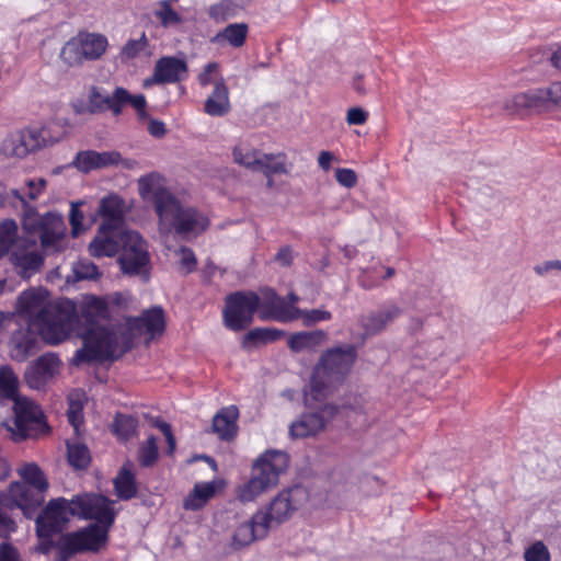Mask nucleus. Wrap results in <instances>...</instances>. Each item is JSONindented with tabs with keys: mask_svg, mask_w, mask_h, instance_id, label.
Masks as SVG:
<instances>
[{
	"mask_svg": "<svg viewBox=\"0 0 561 561\" xmlns=\"http://www.w3.org/2000/svg\"><path fill=\"white\" fill-rule=\"evenodd\" d=\"M67 457L71 467L78 470L87 469L91 462L89 448L81 443H67Z\"/></svg>",
	"mask_w": 561,
	"mask_h": 561,
	"instance_id": "a19ab883",
	"label": "nucleus"
},
{
	"mask_svg": "<svg viewBox=\"0 0 561 561\" xmlns=\"http://www.w3.org/2000/svg\"><path fill=\"white\" fill-rule=\"evenodd\" d=\"M148 131L151 136L161 138L165 135L167 129L163 122L158 119H151L148 125Z\"/></svg>",
	"mask_w": 561,
	"mask_h": 561,
	"instance_id": "338daca9",
	"label": "nucleus"
},
{
	"mask_svg": "<svg viewBox=\"0 0 561 561\" xmlns=\"http://www.w3.org/2000/svg\"><path fill=\"white\" fill-rule=\"evenodd\" d=\"M340 412L336 404H324L318 411L304 413L289 426V434L293 438H306L322 432Z\"/></svg>",
	"mask_w": 561,
	"mask_h": 561,
	"instance_id": "ddd939ff",
	"label": "nucleus"
},
{
	"mask_svg": "<svg viewBox=\"0 0 561 561\" xmlns=\"http://www.w3.org/2000/svg\"><path fill=\"white\" fill-rule=\"evenodd\" d=\"M10 261L16 273L24 279L39 272L44 264V256L35 250L16 249L11 253Z\"/></svg>",
	"mask_w": 561,
	"mask_h": 561,
	"instance_id": "393cba45",
	"label": "nucleus"
},
{
	"mask_svg": "<svg viewBox=\"0 0 561 561\" xmlns=\"http://www.w3.org/2000/svg\"><path fill=\"white\" fill-rule=\"evenodd\" d=\"M328 333L323 330L302 331L294 333L288 339V347L295 353L302 351H316L319 346L327 343Z\"/></svg>",
	"mask_w": 561,
	"mask_h": 561,
	"instance_id": "c756f323",
	"label": "nucleus"
},
{
	"mask_svg": "<svg viewBox=\"0 0 561 561\" xmlns=\"http://www.w3.org/2000/svg\"><path fill=\"white\" fill-rule=\"evenodd\" d=\"M165 320L161 307H153L142 312L138 318L130 321V328L139 333H147L152 339L164 331Z\"/></svg>",
	"mask_w": 561,
	"mask_h": 561,
	"instance_id": "a878e982",
	"label": "nucleus"
},
{
	"mask_svg": "<svg viewBox=\"0 0 561 561\" xmlns=\"http://www.w3.org/2000/svg\"><path fill=\"white\" fill-rule=\"evenodd\" d=\"M75 273L80 279H94L100 274L98 266L87 260L78 262L75 267Z\"/></svg>",
	"mask_w": 561,
	"mask_h": 561,
	"instance_id": "4d7b16f0",
	"label": "nucleus"
},
{
	"mask_svg": "<svg viewBox=\"0 0 561 561\" xmlns=\"http://www.w3.org/2000/svg\"><path fill=\"white\" fill-rule=\"evenodd\" d=\"M19 379L13 369L5 365L0 367V399L16 400Z\"/></svg>",
	"mask_w": 561,
	"mask_h": 561,
	"instance_id": "ea45409f",
	"label": "nucleus"
},
{
	"mask_svg": "<svg viewBox=\"0 0 561 561\" xmlns=\"http://www.w3.org/2000/svg\"><path fill=\"white\" fill-rule=\"evenodd\" d=\"M239 410L236 405L222 408L213 419V431L222 440H231L238 432Z\"/></svg>",
	"mask_w": 561,
	"mask_h": 561,
	"instance_id": "bb28decb",
	"label": "nucleus"
},
{
	"mask_svg": "<svg viewBox=\"0 0 561 561\" xmlns=\"http://www.w3.org/2000/svg\"><path fill=\"white\" fill-rule=\"evenodd\" d=\"M161 176L150 173L138 180L139 193L142 198L151 201L159 218V230H172L185 240L196 238L204 233L210 220L195 207L183 205L176 196L161 185Z\"/></svg>",
	"mask_w": 561,
	"mask_h": 561,
	"instance_id": "f03ea898",
	"label": "nucleus"
},
{
	"mask_svg": "<svg viewBox=\"0 0 561 561\" xmlns=\"http://www.w3.org/2000/svg\"><path fill=\"white\" fill-rule=\"evenodd\" d=\"M131 467L130 461L124 463L113 481L115 493L123 501H128L138 493L136 477L131 471Z\"/></svg>",
	"mask_w": 561,
	"mask_h": 561,
	"instance_id": "7c9ffc66",
	"label": "nucleus"
},
{
	"mask_svg": "<svg viewBox=\"0 0 561 561\" xmlns=\"http://www.w3.org/2000/svg\"><path fill=\"white\" fill-rule=\"evenodd\" d=\"M104 101V112L111 111L114 116L121 115L125 105H130L134 107L140 118L147 116V101L145 95H133L123 87L115 88L111 95H105Z\"/></svg>",
	"mask_w": 561,
	"mask_h": 561,
	"instance_id": "412c9836",
	"label": "nucleus"
},
{
	"mask_svg": "<svg viewBox=\"0 0 561 561\" xmlns=\"http://www.w3.org/2000/svg\"><path fill=\"white\" fill-rule=\"evenodd\" d=\"M82 409H83V407L80 401L73 400L72 398L69 399V408L67 411V417H68V422L72 425L76 433H78L79 427L83 423Z\"/></svg>",
	"mask_w": 561,
	"mask_h": 561,
	"instance_id": "5fc2aeb1",
	"label": "nucleus"
},
{
	"mask_svg": "<svg viewBox=\"0 0 561 561\" xmlns=\"http://www.w3.org/2000/svg\"><path fill=\"white\" fill-rule=\"evenodd\" d=\"M502 110L513 117H526L561 110V81L512 94L504 99Z\"/></svg>",
	"mask_w": 561,
	"mask_h": 561,
	"instance_id": "6e6552de",
	"label": "nucleus"
},
{
	"mask_svg": "<svg viewBox=\"0 0 561 561\" xmlns=\"http://www.w3.org/2000/svg\"><path fill=\"white\" fill-rule=\"evenodd\" d=\"M219 72V64L218 62H208L203 71L198 75V82L202 87H207L213 83L215 75Z\"/></svg>",
	"mask_w": 561,
	"mask_h": 561,
	"instance_id": "052dcab7",
	"label": "nucleus"
},
{
	"mask_svg": "<svg viewBox=\"0 0 561 561\" xmlns=\"http://www.w3.org/2000/svg\"><path fill=\"white\" fill-rule=\"evenodd\" d=\"M179 254H180V265L184 270V273L188 274V273H192L193 271H195L196 265H197V260H196L194 252L186 247H182L179 250Z\"/></svg>",
	"mask_w": 561,
	"mask_h": 561,
	"instance_id": "13d9d810",
	"label": "nucleus"
},
{
	"mask_svg": "<svg viewBox=\"0 0 561 561\" xmlns=\"http://www.w3.org/2000/svg\"><path fill=\"white\" fill-rule=\"evenodd\" d=\"M0 561H18V552L10 543L0 545Z\"/></svg>",
	"mask_w": 561,
	"mask_h": 561,
	"instance_id": "69168bd1",
	"label": "nucleus"
},
{
	"mask_svg": "<svg viewBox=\"0 0 561 561\" xmlns=\"http://www.w3.org/2000/svg\"><path fill=\"white\" fill-rule=\"evenodd\" d=\"M526 561H550V552L542 541H536L524 553Z\"/></svg>",
	"mask_w": 561,
	"mask_h": 561,
	"instance_id": "603ef678",
	"label": "nucleus"
},
{
	"mask_svg": "<svg viewBox=\"0 0 561 561\" xmlns=\"http://www.w3.org/2000/svg\"><path fill=\"white\" fill-rule=\"evenodd\" d=\"M148 45H149V41L145 33H142L140 38H138V39H128L125 43V45L122 47V49L117 56V59L122 64H128L129 61L139 57L140 54L146 50Z\"/></svg>",
	"mask_w": 561,
	"mask_h": 561,
	"instance_id": "37998d69",
	"label": "nucleus"
},
{
	"mask_svg": "<svg viewBox=\"0 0 561 561\" xmlns=\"http://www.w3.org/2000/svg\"><path fill=\"white\" fill-rule=\"evenodd\" d=\"M229 91L225 80L215 81L211 94L205 101L204 111L210 116H224L230 111Z\"/></svg>",
	"mask_w": 561,
	"mask_h": 561,
	"instance_id": "c85d7f7f",
	"label": "nucleus"
},
{
	"mask_svg": "<svg viewBox=\"0 0 561 561\" xmlns=\"http://www.w3.org/2000/svg\"><path fill=\"white\" fill-rule=\"evenodd\" d=\"M44 415L34 402L30 400H15L14 419L9 431L15 442L36 435L45 426Z\"/></svg>",
	"mask_w": 561,
	"mask_h": 561,
	"instance_id": "f8f14e48",
	"label": "nucleus"
},
{
	"mask_svg": "<svg viewBox=\"0 0 561 561\" xmlns=\"http://www.w3.org/2000/svg\"><path fill=\"white\" fill-rule=\"evenodd\" d=\"M118 252L121 255L117 262L124 274L139 275L149 264L147 243L138 232L99 227L89 244V253L100 259L112 257Z\"/></svg>",
	"mask_w": 561,
	"mask_h": 561,
	"instance_id": "7ed1b4c3",
	"label": "nucleus"
},
{
	"mask_svg": "<svg viewBox=\"0 0 561 561\" xmlns=\"http://www.w3.org/2000/svg\"><path fill=\"white\" fill-rule=\"evenodd\" d=\"M215 494L213 483L196 484L183 502V507L188 511L201 510L207 501Z\"/></svg>",
	"mask_w": 561,
	"mask_h": 561,
	"instance_id": "e433bc0d",
	"label": "nucleus"
},
{
	"mask_svg": "<svg viewBox=\"0 0 561 561\" xmlns=\"http://www.w3.org/2000/svg\"><path fill=\"white\" fill-rule=\"evenodd\" d=\"M98 213L102 218L100 227L124 229V201L117 195H110L102 198Z\"/></svg>",
	"mask_w": 561,
	"mask_h": 561,
	"instance_id": "b1692460",
	"label": "nucleus"
},
{
	"mask_svg": "<svg viewBox=\"0 0 561 561\" xmlns=\"http://www.w3.org/2000/svg\"><path fill=\"white\" fill-rule=\"evenodd\" d=\"M2 152L7 157L24 158L30 154L22 130L8 136L2 144Z\"/></svg>",
	"mask_w": 561,
	"mask_h": 561,
	"instance_id": "79ce46f5",
	"label": "nucleus"
},
{
	"mask_svg": "<svg viewBox=\"0 0 561 561\" xmlns=\"http://www.w3.org/2000/svg\"><path fill=\"white\" fill-rule=\"evenodd\" d=\"M12 508H20L26 518H32L44 502V493L21 482L10 484L8 492L2 493Z\"/></svg>",
	"mask_w": 561,
	"mask_h": 561,
	"instance_id": "2eb2a0df",
	"label": "nucleus"
},
{
	"mask_svg": "<svg viewBox=\"0 0 561 561\" xmlns=\"http://www.w3.org/2000/svg\"><path fill=\"white\" fill-rule=\"evenodd\" d=\"M39 350L38 335L28 325L14 332L11 339V356L18 362H24L28 356L34 355Z\"/></svg>",
	"mask_w": 561,
	"mask_h": 561,
	"instance_id": "5701e85b",
	"label": "nucleus"
},
{
	"mask_svg": "<svg viewBox=\"0 0 561 561\" xmlns=\"http://www.w3.org/2000/svg\"><path fill=\"white\" fill-rule=\"evenodd\" d=\"M534 270H535V272L538 275H543V274L548 273L551 270H559V271H561V261H559V260L547 261V262H545L541 265H536Z\"/></svg>",
	"mask_w": 561,
	"mask_h": 561,
	"instance_id": "774afa93",
	"label": "nucleus"
},
{
	"mask_svg": "<svg viewBox=\"0 0 561 561\" xmlns=\"http://www.w3.org/2000/svg\"><path fill=\"white\" fill-rule=\"evenodd\" d=\"M82 202L71 203V208L69 213V222L71 226V234L73 237L79 236L84 228L82 227V221L84 219L83 213L80 210V206Z\"/></svg>",
	"mask_w": 561,
	"mask_h": 561,
	"instance_id": "864d4df0",
	"label": "nucleus"
},
{
	"mask_svg": "<svg viewBox=\"0 0 561 561\" xmlns=\"http://www.w3.org/2000/svg\"><path fill=\"white\" fill-rule=\"evenodd\" d=\"M187 76V65L183 59L167 56L157 60L151 78L146 79L145 85L175 83Z\"/></svg>",
	"mask_w": 561,
	"mask_h": 561,
	"instance_id": "f3484780",
	"label": "nucleus"
},
{
	"mask_svg": "<svg viewBox=\"0 0 561 561\" xmlns=\"http://www.w3.org/2000/svg\"><path fill=\"white\" fill-rule=\"evenodd\" d=\"M305 495V491L298 486L279 492L270 503L268 508L263 511L268 516V528L272 522L286 520L298 508Z\"/></svg>",
	"mask_w": 561,
	"mask_h": 561,
	"instance_id": "dca6fc26",
	"label": "nucleus"
},
{
	"mask_svg": "<svg viewBox=\"0 0 561 561\" xmlns=\"http://www.w3.org/2000/svg\"><path fill=\"white\" fill-rule=\"evenodd\" d=\"M285 335V332L276 328H255L250 330L241 341V346L244 350L257 347L268 343L276 342Z\"/></svg>",
	"mask_w": 561,
	"mask_h": 561,
	"instance_id": "473e14b6",
	"label": "nucleus"
},
{
	"mask_svg": "<svg viewBox=\"0 0 561 561\" xmlns=\"http://www.w3.org/2000/svg\"><path fill=\"white\" fill-rule=\"evenodd\" d=\"M373 82H365L363 75H356L353 78V88L359 95H365L379 90V81L376 76L373 78Z\"/></svg>",
	"mask_w": 561,
	"mask_h": 561,
	"instance_id": "6e6d98bb",
	"label": "nucleus"
},
{
	"mask_svg": "<svg viewBox=\"0 0 561 561\" xmlns=\"http://www.w3.org/2000/svg\"><path fill=\"white\" fill-rule=\"evenodd\" d=\"M30 153L41 150L45 147L51 146L58 141L54 138L47 127H32L22 129Z\"/></svg>",
	"mask_w": 561,
	"mask_h": 561,
	"instance_id": "f704fd0d",
	"label": "nucleus"
},
{
	"mask_svg": "<svg viewBox=\"0 0 561 561\" xmlns=\"http://www.w3.org/2000/svg\"><path fill=\"white\" fill-rule=\"evenodd\" d=\"M13 511L7 497L0 493V537L8 538L15 531L16 525L10 513Z\"/></svg>",
	"mask_w": 561,
	"mask_h": 561,
	"instance_id": "49530a36",
	"label": "nucleus"
},
{
	"mask_svg": "<svg viewBox=\"0 0 561 561\" xmlns=\"http://www.w3.org/2000/svg\"><path fill=\"white\" fill-rule=\"evenodd\" d=\"M289 467L287 453L270 449L261 454L252 463L250 479L237 488V499L242 503L254 501L261 494L276 488L279 477Z\"/></svg>",
	"mask_w": 561,
	"mask_h": 561,
	"instance_id": "0eeeda50",
	"label": "nucleus"
},
{
	"mask_svg": "<svg viewBox=\"0 0 561 561\" xmlns=\"http://www.w3.org/2000/svg\"><path fill=\"white\" fill-rule=\"evenodd\" d=\"M122 156L118 151H104L98 152L94 150L79 151L72 165L82 173H89L95 169H103L111 165H116L121 162Z\"/></svg>",
	"mask_w": 561,
	"mask_h": 561,
	"instance_id": "4be33fe9",
	"label": "nucleus"
},
{
	"mask_svg": "<svg viewBox=\"0 0 561 561\" xmlns=\"http://www.w3.org/2000/svg\"><path fill=\"white\" fill-rule=\"evenodd\" d=\"M260 312V296L251 290L229 294L222 310L224 324L231 331L240 332L248 328Z\"/></svg>",
	"mask_w": 561,
	"mask_h": 561,
	"instance_id": "9d476101",
	"label": "nucleus"
},
{
	"mask_svg": "<svg viewBox=\"0 0 561 561\" xmlns=\"http://www.w3.org/2000/svg\"><path fill=\"white\" fill-rule=\"evenodd\" d=\"M357 356V347L353 344L324 351L312 370L306 404L311 405L310 400L325 399L342 385L355 365Z\"/></svg>",
	"mask_w": 561,
	"mask_h": 561,
	"instance_id": "39448f33",
	"label": "nucleus"
},
{
	"mask_svg": "<svg viewBox=\"0 0 561 561\" xmlns=\"http://www.w3.org/2000/svg\"><path fill=\"white\" fill-rule=\"evenodd\" d=\"M275 318L278 322H290L297 319H302V323L306 327H309L318 322L331 320L332 313L324 309L302 310L297 307H293L291 309L278 310Z\"/></svg>",
	"mask_w": 561,
	"mask_h": 561,
	"instance_id": "cd10ccee",
	"label": "nucleus"
},
{
	"mask_svg": "<svg viewBox=\"0 0 561 561\" xmlns=\"http://www.w3.org/2000/svg\"><path fill=\"white\" fill-rule=\"evenodd\" d=\"M19 474L23 479L24 483L33 489H36L45 493L49 486L48 481L36 463H27L19 469Z\"/></svg>",
	"mask_w": 561,
	"mask_h": 561,
	"instance_id": "4c0bfd02",
	"label": "nucleus"
},
{
	"mask_svg": "<svg viewBox=\"0 0 561 561\" xmlns=\"http://www.w3.org/2000/svg\"><path fill=\"white\" fill-rule=\"evenodd\" d=\"M335 180L344 187L352 188L357 184L356 172L347 168H339L335 171Z\"/></svg>",
	"mask_w": 561,
	"mask_h": 561,
	"instance_id": "bf43d9fd",
	"label": "nucleus"
},
{
	"mask_svg": "<svg viewBox=\"0 0 561 561\" xmlns=\"http://www.w3.org/2000/svg\"><path fill=\"white\" fill-rule=\"evenodd\" d=\"M98 503H103V495L79 494L71 500L57 497L50 500L47 506L36 518V533L42 539H49L60 533L70 517H90L91 510L98 508Z\"/></svg>",
	"mask_w": 561,
	"mask_h": 561,
	"instance_id": "423d86ee",
	"label": "nucleus"
},
{
	"mask_svg": "<svg viewBox=\"0 0 561 561\" xmlns=\"http://www.w3.org/2000/svg\"><path fill=\"white\" fill-rule=\"evenodd\" d=\"M79 322L84 325L81 333L83 347L76 352L72 359L75 365L114 360L129 350L128 345L119 347L117 334L108 325L107 306L98 297L85 300L80 318L71 300L53 302L33 328L45 343L58 345L71 336Z\"/></svg>",
	"mask_w": 561,
	"mask_h": 561,
	"instance_id": "f257e3e1",
	"label": "nucleus"
},
{
	"mask_svg": "<svg viewBox=\"0 0 561 561\" xmlns=\"http://www.w3.org/2000/svg\"><path fill=\"white\" fill-rule=\"evenodd\" d=\"M268 533V516L263 511H257L250 520L237 527L232 536V546L236 549L243 548L254 540L264 538Z\"/></svg>",
	"mask_w": 561,
	"mask_h": 561,
	"instance_id": "6ab92c4d",
	"label": "nucleus"
},
{
	"mask_svg": "<svg viewBox=\"0 0 561 561\" xmlns=\"http://www.w3.org/2000/svg\"><path fill=\"white\" fill-rule=\"evenodd\" d=\"M401 312L400 307L396 304H386L378 310L362 316L359 324L363 329V337L380 334L401 316Z\"/></svg>",
	"mask_w": 561,
	"mask_h": 561,
	"instance_id": "a211bd4d",
	"label": "nucleus"
},
{
	"mask_svg": "<svg viewBox=\"0 0 561 561\" xmlns=\"http://www.w3.org/2000/svg\"><path fill=\"white\" fill-rule=\"evenodd\" d=\"M47 184V181L43 178L38 180H28L26 185L28 187L27 197L31 201L37 199V197L43 193Z\"/></svg>",
	"mask_w": 561,
	"mask_h": 561,
	"instance_id": "e2e57ef3",
	"label": "nucleus"
},
{
	"mask_svg": "<svg viewBox=\"0 0 561 561\" xmlns=\"http://www.w3.org/2000/svg\"><path fill=\"white\" fill-rule=\"evenodd\" d=\"M23 229L39 238L41 245L45 251H60L66 237L67 227L59 214L47 213L39 216L35 208H28L23 216Z\"/></svg>",
	"mask_w": 561,
	"mask_h": 561,
	"instance_id": "1a4fd4ad",
	"label": "nucleus"
},
{
	"mask_svg": "<svg viewBox=\"0 0 561 561\" xmlns=\"http://www.w3.org/2000/svg\"><path fill=\"white\" fill-rule=\"evenodd\" d=\"M368 113L362 107H351L346 114L348 125H363L367 122Z\"/></svg>",
	"mask_w": 561,
	"mask_h": 561,
	"instance_id": "680f3d73",
	"label": "nucleus"
},
{
	"mask_svg": "<svg viewBox=\"0 0 561 561\" xmlns=\"http://www.w3.org/2000/svg\"><path fill=\"white\" fill-rule=\"evenodd\" d=\"M263 301L260 299L259 319L262 321L275 320L278 310L291 309L293 306H287L285 298L279 297L272 288L262 290Z\"/></svg>",
	"mask_w": 561,
	"mask_h": 561,
	"instance_id": "2f4dec72",
	"label": "nucleus"
},
{
	"mask_svg": "<svg viewBox=\"0 0 561 561\" xmlns=\"http://www.w3.org/2000/svg\"><path fill=\"white\" fill-rule=\"evenodd\" d=\"M107 38L102 34L85 33L79 34L66 43L60 51V57L69 66H76L83 60H98L106 51Z\"/></svg>",
	"mask_w": 561,
	"mask_h": 561,
	"instance_id": "9b49d317",
	"label": "nucleus"
},
{
	"mask_svg": "<svg viewBox=\"0 0 561 561\" xmlns=\"http://www.w3.org/2000/svg\"><path fill=\"white\" fill-rule=\"evenodd\" d=\"M158 445L154 436L142 443L138 450V460L142 467H151L158 459Z\"/></svg>",
	"mask_w": 561,
	"mask_h": 561,
	"instance_id": "09e8293b",
	"label": "nucleus"
},
{
	"mask_svg": "<svg viewBox=\"0 0 561 561\" xmlns=\"http://www.w3.org/2000/svg\"><path fill=\"white\" fill-rule=\"evenodd\" d=\"M61 368V360L55 353H45L32 362L25 373L26 385L34 390H43L54 380Z\"/></svg>",
	"mask_w": 561,
	"mask_h": 561,
	"instance_id": "4468645a",
	"label": "nucleus"
},
{
	"mask_svg": "<svg viewBox=\"0 0 561 561\" xmlns=\"http://www.w3.org/2000/svg\"><path fill=\"white\" fill-rule=\"evenodd\" d=\"M104 100L105 94L98 87H91L85 111L92 115L104 113Z\"/></svg>",
	"mask_w": 561,
	"mask_h": 561,
	"instance_id": "3c124183",
	"label": "nucleus"
},
{
	"mask_svg": "<svg viewBox=\"0 0 561 561\" xmlns=\"http://www.w3.org/2000/svg\"><path fill=\"white\" fill-rule=\"evenodd\" d=\"M138 421L136 417L117 414L114 420V433L123 440H128L136 434Z\"/></svg>",
	"mask_w": 561,
	"mask_h": 561,
	"instance_id": "a18cd8bd",
	"label": "nucleus"
},
{
	"mask_svg": "<svg viewBox=\"0 0 561 561\" xmlns=\"http://www.w3.org/2000/svg\"><path fill=\"white\" fill-rule=\"evenodd\" d=\"M160 7V10L156 12V16L162 26L170 27L183 23V18L172 9L170 0H162Z\"/></svg>",
	"mask_w": 561,
	"mask_h": 561,
	"instance_id": "8fccbe9b",
	"label": "nucleus"
},
{
	"mask_svg": "<svg viewBox=\"0 0 561 561\" xmlns=\"http://www.w3.org/2000/svg\"><path fill=\"white\" fill-rule=\"evenodd\" d=\"M249 27L245 23H233L227 25L222 31L216 34L214 42H227L232 47L243 46L248 36Z\"/></svg>",
	"mask_w": 561,
	"mask_h": 561,
	"instance_id": "c9c22d12",
	"label": "nucleus"
},
{
	"mask_svg": "<svg viewBox=\"0 0 561 561\" xmlns=\"http://www.w3.org/2000/svg\"><path fill=\"white\" fill-rule=\"evenodd\" d=\"M275 261L282 266L288 267L293 263V253L289 247H283L275 255Z\"/></svg>",
	"mask_w": 561,
	"mask_h": 561,
	"instance_id": "0e129e2a",
	"label": "nucleus"
},
{
	"mask_svg": "<svg viewBox=\"0 0 561 561\" xmlns=\"http://www.w3.org/2000/svg\"><path fill=\"white\" fill-rule=\"evenodd\" d=\"M284 152L261 154L256 171L270 178L275 174H288L291 164H287Z\"/></svg>",
	"mask_w": 561,
	"mask_h": 561,
	"instance_id": "72a5a7b5",
	"label": "nucleus"
},
{
	"mask_svg": "<svg viewBox=\"0 0 561 561\" xmlns=\"http://www.w3.org/2000/svg\"><path fill=\"white\" fill-rule=\"evenodd\" d=\"M237 13V4L231 0H221L208 9V15L216 22H224L233 18Z\"/></svg>",
	"mask_w": 561,
	"mask_h": 561,
	"instance_id": "de8ad7c7",
	"label": "nucleus"
},
{
	"mask_svg": "<svg viewBox=\"0 0 561 561\" xmlns=\"http://www.w3.org/2000/svg\"><path fill=\"white\" fill-rule=\"evenodd\" d=\"M91 515L93 516L82 519H94L96 523L60 537L57 545V561H68L78 553H98L106 548L108 533L116 516L113 502L103 496V503H98V508L93 507Z\"/></svg>",
	"mask_w": 561,
	"mask_h": 561,
	"instance_id": "20e7f679",
	"label": "nucleus"
},
{
	"mask_svg": "<svg viewBox=\"0 0 561 561\" xmlns=\"http://www.w3.org/2000/svg\"><path fill=\"white\" fill-rule=\"evenodd\" d=\"M261 153L244 145H236L232 149L233 162L251 171H256Z\"/></svg>",
	"mask_w": 561,
	"mask_h": 561,
	"instance_id": "58836bf2",
	"label": "nucleus"
},
{
	"mask_svg": "<svg viewBox=\"0 0 561 561\" xmlns=\"http://www.w3.org/2000/svg\"><path fill=\"white\" fill-rule=\"evenodd\" d=\"M18 239V225L13 219L0 222V259L12 248Z\"/></svg>",
	"mask_w": 561,
	"mask_h": 561,
	"instance_id": "c03bdc74",
	"label": "nucleus"
},
{
	"mask_svg": "<svg viewBox=\"0 0 561 561\" xmlns=\"http://www.w3.org/2000/svg\"><path fill=\"white\" fill-rule=\"evenodd\" d=\"M50 305L53 302L47 301L44 293L32 288L23 291L18 297L16 311L20 316L26 318L30 327H34Z\"/></svg>",
	"mask_w": 561,
	"mask_h": 561,
	"instance_id": "aec40b11",
	"label": "nucleus"
}]
</instances>
